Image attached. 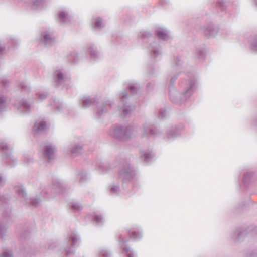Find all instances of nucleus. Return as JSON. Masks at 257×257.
Returning a JSON list of instances; mask_svg holds the SVG:
<instances>
[{
    "mask_svg": "<svg viewBox=\"0 0 257 257\" xmlns=\"http://www.w3.org/2000/svg\"><path fill=\"white\" fill-rule=\"evenodd\" d=\"M97 105L96 116L100 118L105 114L109 112L114 106L113 101L107 100L96 104Z\"/></svg>",
    "mask_w": 257,
    "mask_h": 257,
    "instance_id": "8",
    "label": "nucleus"
},
{
    "mask_svg": "<svg viewBox=\"0 0 257 257\" xmlns=\"http://www.w3.org/2000/svg\"><path fill=\"white\" fill-rule=\"evenodd\" d=\"M11 43L13 45H15V44H17L18 43L17 40H16V39H15L14 38H12L11 39Z\"/></svg>",
    "mask_w": 257,
    "mask_h": 257,
    "instance_id": "57",
    "label": "nucleus"
},
{
    "mask_svg": "<svg viewBox=\"0 0 257 257\" xmlns=\"http://www.w3.org/2000/svg\"><path fill=\"white\" fill-rule=\"evenodd\" d=\"M141 157L143 158L146 163H149L153 160L154 154L152 152L141 151Z\"/></svg>",
    "mask_w": 257,
    "mask_h": 257,
    "instance_id": "31",
    "label": "nucleus"
},
{
    "mask_svg": "<svg viewBox=\"0 0 257 257\" xmlns=\"http://www.w3.org/2000/svg\"><path fill=\"white\" fill-rule=\"evenodd\" d=\"M38 98L41 101H42L46 99L48 96V94L47 93H41L37 94Z\"/></svg>",
    "mask_w": 257,
    "mask_h": 257,
    "instance_id": "53",
    "label": "nucleus"
},
{
    "mask_svg": "<svg viewBox=\"0 0 257 257\" xmlns=\"http://www.w3.org/2000/svg\"><path fill=\"white\" fill-rule=\"evenodd\" d=\"M151 85V84L150 83H148V85H147V88H148V89H150Z\"/></svg>",
    "mask_w": 257,
    "mask_h": 257,
    "instance_id": "59",
    "label": "nucleus"
},
{
    "mask_svg": "<svg viewBox=\"0 0 257 257\" xmlns=\"http://www.w3.org/2000/svg\"><path fill=\"white\" fill-rule=\"evenodd\" d=\"M196 56L197 58L201 60H203L205 55V51L203 49H196Z\"/></svg>",
    "mask_w": 257,
    "mask_h": 257,
    "instance_id": "43",
    "label": "nucleus"
},
{
    "mask_svg": "<svg viewBox=\"0 0 257 257\" xmlns=\"http://www.w3.org/2000/svg\"><path fill=\"white\" fill-rule=\"evenodd\" d=\"M8 226L3 223H0V238L4 239L6 236Z\"/></svg>",
    "mask_w": 257,
    "mask_h": 257,
    "instance_id": "39",
    "label": "nucleus"
},
{
    "mask_svg": "<svg viewBox=\"0 0 257 257\" xmlns=\"http://www.w3.org/2000/svg\"><path fill=\"white\" fill-rule=\"evenodd\" d=\"M119 243L122 245H124L126 243L128 242V240L126 239H124L122 235H120L119 237Z\"/></svg>",
    "mask_w": 257,
    "mask_h": 257,
    "instance_id": "54",
    "label": "nucleus"
},
{
    "mask_svg": "<svg viewBox=\"0 0 257 257\" xmlns=\"http://www.w3.org/2000/svg\"><path fill=\"white\" fill-rule=\"evenodd\" d=\"M71 208L75 211H78L82 209V206L77 202H73L71 203Z\"/></svg>",
    "mask_w": 257,
    "mask_h": 257,
    "instance_id": "49",
    "label": "nucleus"
},
{
    "mask_svg": "<svg viewBox=\"0 0 257 257\" xmlns=\"http://www.w3.org/2000/svg\"><path fill=\"white\" fill-rule=\"evenodd\" d=\"M120 190L117 183H112L109 187V193L111 195L117 196L120 193Z\"/></svg>",
    "mask_w": 257,
    "mask_h": 257,
    "instance_id": "28",
    "label": "nucleus"
},
{
    "mask_svg": "<svg viewBox=\"0 0 257 257\" xmlns=\"http://www.w3.org/2000/svg\"><path fill=\"white\" fill-rule=\"evenodd\" d=\"M250 49L257 52V35L251 36L249 40Z\"/></svg>",
    "mask_w": 257,
    "mask_h": 257,
    "instance_id": "33",
    "label": "nucleus"
},
{
    "mask_svg": "<svg viewBox=\"0 0 257 257\" xmlns=\"http://www.w3.org/2000/svg\"><path fill=\"white\" fill-rule=\"evenodd\" d=\"M4 50H5L4 46L3 45L0 44V57L1 56V54Z\"/></svg>",
    "mask_w": 257,
    "mask_h": 257,
    "instance_id": "58",
    "label": "nucleus"
},
{
    "mask_svg": "<svg viewBox=\"0 0 257 257\" xmlns=\"http://www.w3.org/2000/svg\"><path fill=\"white\" fill-rule=\"evenodd\" d=\"M78 54L76 52H73L70 54L69 56V61L75 63H77L78 61Z\"/></svg>",
    "mask_w": 257,
    "mask_h": 257,
    "instance_id": "46",
    "label": "nucleus"
},
{
    "mask_svg": "<svg viewBox=\"0 0 257 257\" xmlns=\"http://www.w3.org/2000/svg\"><path fill=\"white\" fill-rule=\"evenodd\" d=\"M58 19L60 23L68 24L71 21V18L65 11H61L58 14Z\"/></svg>",
    "mask_w": 257,
    "mask_h": 257,
    "instance_id": "25",
    "label": "nucleus"
},
{
    "mask_svg": "<svg viewBox=\"0 0 257 257\" xmlns=\"http://www.w3.org/2000/svg\"><path fill=\"white\" fill-rule=\"evenodd\" d=\"M201 31L204 36L208 38L215 37L218 33V28L215 27L211 23L204 25L201 28Z\"/></svg>",
    "mask_w": 257,
    "mask_h": 257,
    "instance_id": "11",
    "label": "nucleus"
},
{
    "mask_svg": "<svg viewBox=\"0 0 257 257\" xmlns=\"http://www.w3.org/2000/svg\"><path fill=\"white\" fill-rule=\"evenodd\" d=\"M88 50L92 59L96 60L100 57V54L94 45H91L89 47Z\"/></svg>",
    "mask_w": 257,
    "mask_h": 257,
    "instance_id": "27",
    "label": "nucleus"
},
{
    "mask_svg": "<svg viewBox=\"0 0 257 257\" xmlns=\"http://www.w3.org/2000/svg\"><path fill=\"white\" fill-rule=\"evenodd\" d=\"M161 134L159 128L154 127L152 123L147 122L144 123L141 129V135L142 136H158Z\"/></svg>",
    "mask_w": 257,
    "mask_h": 257,
    "instance_id": "9",
    "label": "nucleus"
},
{
    "mask_svg": "<svg viewBox=\"0 0 257 257\" xmlns=\"http://www.w3.org/2000/svg\"><path fill=\"white\" fill-rule=\"evenodd\" d=\"M82 106L83 108L88 107L92 105L97 104V99L88 96H84L81 99Z\"/></svg>",
    "mask_w": 257,
    "mask_h": 257,
    "instance_id": "21",
    "label": "nucleus"
},
{
    "mask_svg": "<svg viewBox=\"0 0 257 257\" xmlns=\"http://www.w3.org/2000/svg\"><path fill=\"white\" fill-rule=\"evenodd\" d=\"M56 148L53 144H49L44 147L42 151V156L48 162H51L55 158Z\"/></svg>",
    "mask_w": 257,
    "mask_h": 257,
    "instance_id": "10",
    "label": "nucleus"
},
{
    "mask_svg": "<svg viewBox=\"0 0 257 257\" xmlns=\"http://www.w3.org/2000/svg\"><path fill=\"white\" fill-rule=\"evenodd\" d=\"M94 165L97 169L100 170L102 173H106L108 171V164L107 163L102 162L101 160L95 161Z\"/></svg>",
    "mask_w": 257,
    "mask_h": 257,
    "instance_id": "26",
    "label": "nucleus"
},
{
    "mask_svg": "<svg viewBox=\"0 0 257 257\" xmlns=\"http://www.w3.org/2000/svg\"><path fill=\"white\" fill-rule=\"evenodd\" d=\"M0 149L5 163L10 167L14 166L17 163V160L12 155L8 144L4 141L0 142Z\"/></svg>",
    "mask_w": 257,
    "mask_h": 257,
    "instance_id": "5",
    "label": "nucleus"
},
{
    "mask_svg": "<svg viewBox=\"0 0 257 257\" xmlns=\"http://www.w3.org/2000/svg\"><path fill=\"white\" fill-rule=\"evenodd\" d=\"M80 240L79 235L75 232H71L65 240V245L64 246V251L66 257H70L73 255L75 250L73 247Z\"/></svg>",
    "mask_w": 257,
    "mask_h": 257,
    "instance_id": "4",
    "label": "nucleus"
},
{
    "mask_svg": "<svg viewBox=\"0 0 257 257\" xmlns=\"http://www.w3.org/2000/svg\"><path fill=\"white\" fill-rule=\"evenodd\" d=\"M245 235V231H241L239 229H236L232 233L231 237L235 241H240L243 240Z\"/></svg>",
    "mask_w": 257,
    "mask_h": 257,
    "instance_id": "24",
    "label": "nucleus"
},
{
    "mask_svg": "<svg viewBox=\"0 0 257 257\" xmlns=\"http://www.w3.org/2000/svg\"><path fill=\"white\" fill-rule=\"evenodd\" d=\"M243 181L245 186H247L251 182L257 184V174L252 172H246L243 175Z\"/></svg>",
    "mask_w": 257,
    "mask_h": 257,
    "instance_id": "20",
    "label": "nucleus"
},
{
    "mask_svg": "<svg viewBox=\"0 0 257 257\" xmlns=\"http://www.w3.org/2000/svg\"><path fill=\"white\" fill-rule=\"evenodd\" d=\"M41 42L46 46H52L55 43V39L51 32L45 31L41 34Z\"/></svg>",
    "mask_w": 257,
    "mask_h": 257,
    "instance_id": "14",
    "label": "nucleus"
},
{
    "mask_svg": "<svg viewBox=\"0 0 257 257\" xmlns=\"http://www.w3.org/2000/svg\"><path fill=\"white\" fill-rule=\"evenodd\" d=\"M119 178L122 180V185L124 188V184L131 181L136 175V171L134 167L128 162L123 164L119 170Z\"/></svg>",
    "mask_w": 257,
    "mask_h": 257,
    "instance_id": "3",
    "label": "nucleus"
},
{
    "mask_svg": "<svg viewBox=\"0 0 257 257\" xmlns=\"http://www.w3.org/2000/svg\"><path fill=\"white\" fill-rule=\"evenodd\" d=\"M83 150V147L79 144L74 145L70 150L71 155L75 157L80 154Z\"/></svg>",
    "mask_w": 257,
    "mask_h": 257,
    "instance_id": "32",
    "label": "nucleus"
},
{
    "mask_svg": "<svg viewBox=\"0 0 257 257\" xmlns=\"http://www.w3.org/2000/svg\"><path fill=\"white\" fill-rule=\"evenodd\" d=\"M183 62L179 56H175L173 60V69L175 71H179L181 68Z\"/></svg>",
    "mask_w": 257,
    "mask_h": 257,
    "instance_id": "30",
    "label": "nucleus"
},
{
    "mask_svg": "<svg viewBox=\"0 0 257 257\" xmlns=\"http://www.w3.org/2000/svg\"><path fill=\"white\" fill-rule=\"evenodd\" d=\"M6 181V178L3 177L1 174H0V187L4 186L5 184Z\"/></svg>",
    "mask_w": 257,
    "mask_h": 257,
    "instance_id": "55",
    "label": "nucleus"
},
{
    "mask_svg": "<svg viewBox=\"0 0 257 257\" xmlns=\"http://www.w3.org/2000/svg\"><path fill=\"white\" fill-rule=\"evenodd\" d=\"M10 81L5 77L0 78V85L4 88H7L9 86Z\"/></svg>",
    "mask_w": 257,
    "mask_h": 257,
    "instance_id": "47",
    "label": "nucleus"
},
{
    "mask_svg": "<svg viewBox=\"0 0 257 257\" xmlns=\"http://www.w3.org/2000/svg\"><path fill=\"white\" fill-rule=\"evenodd\" d=\"M149 53L151 58L156 59L161 54L160 46L157 41H153L147 46Z\"/></svg>",
    "mask_w": 257,
    "mask_h": 257,
    "instance_id": "13",
    "label": "nucleus"
},
{
    "mask_svg": "<svg viewBox=\"0 0 257 257\" xmlns=\"http://www.w3.org/2000/svg\"><path fill=\"white\" fill-rule=\"evenodd\" d=\"M33 161V158L31 157H30L28 155H26L24 157V161L26 163H29L32 162Z\"/></svg>",
    "mask_w": 257,
    "mask_h": 257,
    "instance_id": "56",
    "label": "nucleus"
},
{
    "mask_svg": "<svg viewBox=\"0 0 257 257\" xmlns=\"http://www.w3.org/2000/svg\"><path fill=\"white\" fill-rule=\"evenodd\" d=\"M78 179L80 183L84 182L87 179V175L85 172L82 171L78 173L77 175Z\"/></svg>",
    "mask_w": 257,
    "mask_h": 257,
    "instance_id": "40",
    "label": "nucleus"
},
{
    "mask_svg": "<svg viewBox=\"0 0 257 257\" xmlns=\"http://www.w3.org/2000/svg\"><path fill=\"white\" fill-rule=\"evenodd\" d=\"M65 188V187L60 179H56L53 180L51 192L63 193Z\"/></svg>",
    "mask_w": 257,
    "mask_h": 257,
    "instance_id": "18",
    "label": "nucleus"
},
{
    "mask_svg": "<svg viewBox=\"0 0 257 257\" xmlns=\"http://www.w3.org/2000/svg\"><path fill=\"white\" fill-rule=\"evenodd\" d=\"M254 1L255 5L257 6V0H254Z\"/></svg>",
    "mask_w": 257,
    "mask_h": 257,
    "instance_id": "60",
    "label": "nucleus"
},
{
    "mask_svg": "<svg viewBox=\"0 0 257 257\" xmlns=\"http://www.w3.org/2000/svg\"><path fill=\"white\" fill-rule=\"evenodd\" d=\"M44 193H46V194H47V193H48V192H47V191H44Z\"/></svg>",
    "mask_w": 257,
    "mask_h": 257,
    "instance_id": "61",
    "label": "nucleus"
},
{
    "mask_svg": "<svg viewBox=\"0 0 257 257\" xmlns=\"http://www.w3.org/2000/svg\"><path fill=\"white\" fill-rule=\"evenodd\" d=\"M134 129L131 125L123 126L117 125L111 128L109 134L111 136L119 140H125L132 137L134 135Z\"/></svg>",
    "mask_w": 257,
    "mask_h": 257,
    "instance_id": "2",
    "label": "nucleus"
},
{
    "mask_svg": "<svg viewBox=\"0 0 257 257\" xmlns=\"http://www.w3.org/2000/svg\"><path fill=\"white\" fill-rule=\"evenodd\" d=\"M48 129V125L43 120H37L33 126L34 133L36 134L45 133Z\"/></svg>",
    "mask_w": 257,
    "mask_h": 257,
    "instance_id": "16",
    "label": "nucleus"
},
{
    "mask_svg": "<svg viewBox=\"0 0 257 257\" xmlns=\"http://www.w3.org/2000/svg\"><path fill=\"white\" fill-rule=\"evenodd\" d=\"M31 204L34 207H37L41 202V199L39 197H32L30 199Z\"/></svg>",
    "mask_w": 257,
    "mask_h": 257,
    "instance_id": "48",
    "label": "nucleus"
},
{
    "mask_svg": "<svg viewBox=\"0 0 257 257\" xmlns=\"http://www.w3.org/2000/svg\"><path fill=\"white\" fill-rule=\"evenodd\" d=\"M7 97L2 92H0V113L5 112L8 106Z\"/></svg>",
    "mask_w": 257,
    "mask_h": 257,
    "instance_id": "23",
    "label": "nucleus"
},
{
    "mask_svg": "<svg viewBox=\"0 0 257 257\" xmlns=\"http://www.w3.org/2000/svg\"><path fill=\"white\" fill-rule=\"evenodd\" d=\"M51 105L55 107L56 110L58 112H61L64 108V105L59 100H57L56 99L53 100V103H52Z\"/></svg>",
    "mask_w": 257,
    "mask_h": 257,
    "instance_id": "36",
    "label": "nucleus"
},
{
    "mask_svg": "<svg viewBox=\"0 0 257 257\" xmlns=\"http://www.w3.org/2000/svg\"><path fill=\"white\" fill-rule=\"evenodd\" d=\"M99 257H111L110 252L104 248H101L98 251Z\"/></svg>",
    "mask_w": 257,
    "mask_h": 257,
    "instance_id": "42",
    "label": "nucleus"
},
{
    "mask_svg": "<svg viewBox=\"0 0 257 257\" xmlns=\"http://www.w3.org/2000/svg\"><path fill=\"white\" fill-rule=\"evenodd\" d=\"M128 97L129 96L125 90L121 92L119 95L120 101L123 104L122 107H120V109L122 110V114L124 117L130 115L135 109V106L132 105L127 101Z\"/></svg>",
    "mask_w": 257,
    "mask_h": 257,
    "instance_id": "7",
    "label": "nucleus"
},
{
    "mask_svg": "<svg viewBox=\"0 0 257 257\" xmlns=\"http://www.w3.org/2000/svg\"><path fill=\"white\" fill-rule=\"evenodd\" d=\"M122 253L125 255L126 257H137L135 252L129 246H125L122 249Z\"/></svg>",
    "mask_w": 257,
    "mask_h": 257,
    "instance_id": "35",
    "label": "nucleus"
},
{
    "mask_svg": "<svg viewBox=\"0 0 257 257\" xmlns=\"http://www.w3.org/2000/svg\"><path fill=\"white\" fill-rule=\"evenodd\" d=\"M14 106L20 112L24 114H29L32 107L29 102L24 99L17 100Z\"/></svg>",
    "mask_w": 257,
    "mask_h": 257,
    "instance_id": "12",
    "label": "nucleus"
},
{
    "mask_svg": "<svg viewBox=\"0 0 257 257\" xmlns=\"http://www.w3.org/2000/svg\"><path fill=\"white\" fill-rule=\"evenodd\" d=\"M10 197L0 195V213L6 216L10 212L11 209L8 205Z\"/></svg>",
    "mask_w": 257,
    "mask_h": 257,
    "instance_id": "15",
    "label": "nucleus"
},
{
    "mask_svg": "<svg viewBox=\"0 0 257 257\" xmlns=\"http://www.w3.org/2000/svg\"><path fill=\"white\" fill-rule=\"evenodd\" d=\"M0 257H13V254L11 250H6L1 254Z\"/></svg>",
    "mask_w": 257,
    "mask_h": 257,
    "instance_id": "52",
    "label": "nucleus"
},
{
    "mask_svg": "<svg viewBox=\"0 0 257 257\" xmlns=\"http://www.w3.org/2000/svg\"><path fill=\"white\" fill-rule=\"evenodd\" d=\"M29 2L33 5L35 9H37L43 6L44 0H30Z\"/></svg>",
    "mask_w": 257,
    "mask_h": 257,
    "instance_id": "41",
    "label": "nucleus"
},
{
    "mask_svg": "<svg viewBox=\"0 0 257 257\" xmlns=\"http://www.w3.org/2000/svg\"><path fill=\"white\" fill-rule=\"evenodd\" d=\"M139 37L142 39L144 43H147L154 39L151 33L148 31L141 32L139 34Z\"/></svg>",
    "mask_w": 257,
    "mask_h": 257,
    "instance_id": "29",
    "label": "nucleus"
},
{
    "mask_svg": "<svg viewBox=\"0 0 257 257\" xmlns=\"http://www.w3.org/2000/svg\"><path fill=\"white\" fill-rule=\"evenodd\" d=\"M104 27L103 20L100 17H98L95 20L94 24V28L95 29H100Z\"/></svg>",
    "mask_w": 257,
    "mask_h": 257,
    "instance_id": "38",
    "label": "nucleus"
},
{
    "mask_svg": "<svg viewBox=\"0 0 257 257\" xmlns=\"http://www.w3.org/2000/svg\"><path fill=\"white\" fill-rule=\"evenodd\" d=\"M19 85L22 92H26V93H29L30 92V88L27 86L25 82H21Z\"/></svg>",
    "mask_w": 257,
    "mask_h": 257,
    "instance_id": "50",
    "label": "nucleus"
},
{
    "mask_svg": "<svg viewBox=\"0 0 257 257\" xmlns=\"http://www.w3.org/2000/svg\"><path fill=\"white\" fill-rule=\"evenodd\" d=\"M127 88L132 94H136L140 89L139 85L136 82H132L127 86Z\"/></svg>",
    "mask_w": 257,
    "mask_h": 257,
    "instance_id": "34",
    "label": "nucleus"
},
{
    "mask_svg": "<svg viewBox=\"0 0 257 257\" xmlns=\"http://www.w3.org/2000/svg\"><path fill=\"white\" fill-rule=\"evenodd\" d=\"M216 8L220 11H223L226 9V5L224 0H216Z\"/></svg>",
    "mask_w": 257,
    "mask_h": 257,
    "instance_id": "37",
    "label": "nucleus"
},
{
    "mask_svg": "<svg viewBox=\"0 0 257 257\" xmlns=\"http://www.w3.org/2000/svg\"><path fill=\"white\" fill-rule=\"evenodd\" d=\"M167 116V112L166 110L161 109L160 110L158 114V118L161 119L165 118Z\"/></svg>",
    "mask_w": 257,
    "mask_h": 257,
    "instance_id": "51",
    "label": "nucleus"
},
{
    "mask_svg": "<svg viewBox=\"0 0 257 257\" xmlns=\"http://www.w3.org/2000/svg\"><path fill=\"white\" fill-rule=\"evenodd\" d=\"M93 220L97 225H102L104 223V219L103 217L101 215L98 214L94 215Z\"/></svg>",
    "mask_w": 257,
    "mask_h": 257,
    "instance_id": "44",
    "label": "nucleus"
},
{
    "mask_svg": "<svg viewBox=\"0 0 257 257\" xmlns=\"http://www.w3.org/2000/svg\"><path fill=\"white\" fill-rule=\"evenodd\" d=\"M15 191L17 193L18 195L23 198L26 203L28 202V198H27V194L25 188L20 184H18L14 187Z\"/></svg>",
    "mask_w": 257,
    "mask_h": 257,
    "instance_id": "22",
    "label": "nucleus"
},
{
    "mask_svg": "<svg viewBox=\"0 0 257 257\" xmlns=\"http://www.w3.org/2000/svg\"><path fill=\"white\" fill-rule=\"evenodd\" d=\"M165 139L168 141L174 140L180 135V131L178 127H170L166 130Z\"/></svg>",
    "mask_w": 257,
    "mask_h": 257,
    "instance_id": "17",
    "label": "nucleus"
},
{
    "mask_svg": "<svg viewBox=\"0 0 257 257\" xmlns=\"http://www.w3.org/2000/svg\"><path fill=\"white\" fill-rule=\"evenodd\" d=\"M155 34L159 39L168 40L170 38L169 31L164 28H160L155 31Z\"/></svg>",
    "mask_w": 257,
    "mask_h": 257,
    "instance_id": "19",
    "label": "nucleus"
},
{
    "mask_svg": "<svg viewBox=\"0 0 257 257\" xmlns=\"http://www.w3.org/2000/svg\"><path fill=\"white\" fill-rule=\"evenodd\" d=\"M179 72L172 76L170 80L169 95L171 100L175 103L181 104L186 102L192 95L196 87V80L195 76L191 74L189 79L181 86L183 90L179 93L174 87V83L176 80Z\"/></svg>",
    "mask_w": 257,
    "mask_h": 257,
    "instance_id": "1",
    "label": "nucleus"
},
{
    "mask_svg": "<svg viewBox=\"0 0 257 257\" xmlns=\"http://www.w3.org/2000/svg\"><path fill=\"white\" fill-rule=\"evenodd\" d=\"M49 247L50 248H52V247L51 245H50V246Z\"/></svg>",
    "mask_w": 257,
    "mask_h": 257,
    "instance_id": "62",
    "label": "nucleus"
},
{
    "mask_svg": "<svg viewBox=\"0 0 257 257\" xmlns=\"http://www.w3.org/2000/svg\"><path fill=\"white\" fill-rule=\"evenodd\" d=\"M54 81L57 87H68L70 84V78L63 69H58L54 73Z\"/></svg>",
    "mask_w": 257,
    "mask_h": 257,
    "instance_id": "6",
    "label": "nucleus"
},
{
    "mask_svg": "<svg viewBox=\"0 0 257 257\" xmlns=\"http://www.w3.org/2000/svg\"><path fill=\"white\" fill-rule=\"evenodd\" d=\"M130 237L134 240H138L142 238V234L141 232L134 231L129 233Z\"/></svg>",
    "mask_w": 257,
    "mask_h": 257,
    "instance_id": "45",
    "label": "nucleus"
}]
</instances>
